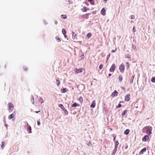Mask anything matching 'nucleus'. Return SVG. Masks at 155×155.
Returning <instances> with one entry per match:
<instances>
[{
	"instance_id": "1",
	"label": "nucleus",
	"mask_w": 155,
	"mask_h": 155,
	"mask_svg": "<svg viewBox=\"0 0 155 155\" xmlns=\"http://www.w3.org/2000/svg\"><path fill=\"white\" fill-rule=\"evenodd\" d=\"M152 127L150 126H146L144 127L143 130H146V133L149 135H150L152 134Z\"/></svg>"
},
{
	"instance_id": "2",
	"label": "nucleus",
	"mask_w": 155,
	"mask_h": 155,
	"mask_svg": "<svg viewBox=\"0 0 155 155\" xmlns=\"http://www.w3.org/2000/svg\"><path fill=\"white\" fill-rule=\"evenodd\" d=\"M58 106L60 107L61 108V109L64 110V113L66 115H68V112L66 110V109L64 107V106L63 105V104H59Z\"/></svg>"
},
{
	"instance_id": "3",
	"label": "nucleus",
	"mask_w": 155,
	"mask_h": 155,
	"mask_svg": "<svg viewBox=\"0 0 155 155\" xmlns=\"http://www.w3.org/2000/svg\"><path fill=\"white\" fill-rule=\"evenodd\" d=\"M26 123V125L25 126V127H27V131L28 132V133H31V129L30 125L28 124L27 122H25Z\"/></svg>"
},
{
	"instance_id": "4",
	"label": "nucleus",
	"mask_w": 155,
	"mask_h": 155,
	"mask_svg": "<svg viewBox=\"0 0 155 155\" xmlns=\"http://www.w3.org/2000/svg\"><path fill=\"white\" fill-rule=\"evenodd\" d=\"M8 110H12L14 109V106L13 104L11 103H9L8 104Z\"/></svg>"
},
{
	"instance_id": "5",
	"label": "nucleus",
	"mask_w": 155,
	"mask_h": 155,
	"mask_svg": "<svg viewBox=\"0 0 155 155\" xmlns=\"http://www.w3.org/2000/svg\"><path fill=\"white\" fill-rule=\"evenodd\" d=\"M16 114V112L14 111V112L12 114L8 116V118L9 119H12L14 117V116Z\"/></svg>"
},
{
	"instance_id": "6",
	"label": "nucleus",
	"mask_w": 155,
	"mask_h": 155,
	"mask_svg": "<svg viewBox=\"0 0 155 155\" xmlns=\"http://www.w3.org/2000/svg\"><path fill=\"white\" fill-rule=\"evenodd\" d=\"M148 136L147 135H145L142 138V140L143 141L146 142L148 140Z\"/></svg>"
},
{
	"instance_id": "7",
	"label": "nucleus",
	"mask_w": 155,
	"mask_h": 155,
	"mask_svg": "<svg viewBox=\"0 0 155 155\" xmlns=\"http://www.w3.org/2000/svg\"><path fill=\"white\" fill-rule=\"evenodd\" d=\"M130 94H128L126 95L125 97V100L127 101H128L130 100Z\"/></svg>"
},
{
	"instance_id": "8",
	"label": "nucleus",
	"mask_w": 155,
	"mask_h": 155,
	"mask_svg": "<svg viewBox=\"0 0 155 155\" xmlns=\"http://www.w3.org/2000/svg\"><path fill=\"white\" fill-rule=\"evenodd\" d=\"M89 10L88 8L85 6H84L81 9V11L83 12H86L87 10Z\"/></svg>"
},
{
	"instance_id": "9",
	"label": "nucleus",
	"mask_w": 155,
	"mask_h": 155,
	"mask_svg": "<svg viewBox=\"0 0 155 155\" xmlns=\"http://www.w3.org/2000/svg\"><path fill=\"white\" fill-rule=\"evenodd\" d=\"M118 92L116 91H114L111 94V96L113 97L116 96L118 94Z\"/></svg>"
},
{
	"instance_id": "10",
	"label": "nucleus",
	"mask_w": 155,
	"mask_h": 155,
	"mask_svg": "<svg viewBox=\"0 0 155 155\" xmlns=\"http://www.w3.org/2000/svg\"><path fill=\"white\" fill-rule=\"evenodd\" d=\"M96 105V101L95 100H94L91 105V108H94L95 106Z\"/></svg>"
},
{
	"instance_id": "11",
	"label": "nucleus",
	"mask_w": 155,
	"mask_h": 155,
	"mask_svg": "<svg viewBox=\"0 0 155 155\" xmlns=\"http://www.w3.org/2000/svg\"><path fill=\"white\" fill-rule=\"evenodd\" d=\"M82 70L83 68H79L78 69V68H76L75 70V71L76 73H78L82 72Z\"/></svg>"
},
{
	"instance_id": "12",
	"label": "nucleus",
	"mask_w": 155,
	"mask_h": 155,
	"mask_svg": "<svg viewBox=\"0 0 155 155\" xmlns=\"http://www.w3.org/2000/svg\"><path fill=\"white\" fill-rule=\"evenodd\" d=\"M101 14L102 15H106V12H105V10L104 8H103L101 10Z\"/></svg>"
},
{
	"instance_id": "13",
	"label": "nucleus",
	"mask_w": 155,
	"mask_h": 155,
	"mask_svg": "<svg viewBox=\"0 0 155 155\" xmlns=\"http://www.w3.org/2000/svg\"><path fill=\"white\" fill-rule=\"evenodd\" d=\"M68 91L66 88H64L61 90V93H64Z\"/></svg>"
},
{
	"instance_id": "14",
	"label": "nucleus",
	"mask_w": 155,
	"mask_h": 155,
	"mask_svg": "<svg viewBox=\"0 0 155 155\" xmlns=\"http://www.w3.org/2000/svg\"><path fill=\"white\" fill-rule=\"evenodd\" d=\"M117 151V148H114V149L112 153V155H114Z\"/></svg>"
},
{
	"instance_id": "15",
	"label": "nucleus",
	"mask_w": 155,
	"mask_h": 155,
	"mask_svg": "<svg viewBox=\"0 0 155 155\" xmlns=\"http://www.w3.org/2000/svg\"><path fill=\"white\" fill-rule=\"evenodd\" d=\"M71 106H72V107H76L77 106H79V104H77L76 103H74L73 104H72V105Z\"/></svg>"
},
{
	"instance_id": "16",
	"label": "nucleus",
	"mask_w": 155,
	"mask_h": 155,
	"mask_svg": "<svg viewBox=\"0 0 155 155\" xmlns=\"http://www.w3.org/2000/svg\"><path fill=\"white\" fill-rule=\"evenodd\" d=\"M72 38L73 39H75L76 38V37L77 36L76 34H75V33L74 32H72Z\"/></svg>"
},
{
	"instance_id": "17",
	"label": "nucleus",
	"mask_w": 155,
	"mask_h": 155,
	"mask_svg": "<svg viewBox=\"0 0 155 155\" xmlns=\"http://www.w3.org/2000/svg\"><path fill=\"white\" fill-rule=\"evenodd\" d=\"M130 132V130L128 129L126 130L124 132V134L126 135L128 134Z\"/></svg>"
},
{
	"instance_id": "18",
	"label": "nucleus",
	"mask_w": 155,
	"mask_h": 155,
	"mask_svg": "<svg viewBox=\"0 0 155 155\" xmlns=\"http://www.w3.org/2000/svg\"><path fill=\"white\" fill-rule=\"evenodd\" d=\"M118 145H119V143H118V141L117 140L115 142V147L117 148Z\"/></svg>"
},
{
	"instance_id": "19",
	"label": "nucleus",
	"mask_w": 155,
	"mask_h": 155,
	"mask_svg": "<svg viewBox=\"0 0 155 155\" xmlns=\"http://www.w3.org/2000/svg\"><path fill=\"white\" fill-rule=\"evenodd\" d=\"M31 102L32 104H34V99L33 96H32L31 99Z\"/></svg>"
},
{
	"instance_id": "20",
	"label": "nucleus",
	"mask_w": 155,
	"mask_h": 155,
	"mask_svg": "<svg viewBox=\"0 0 155 155\" xmlns=\"http://www.w3.org/2000/svg\"><path fill=\"white\" fill-rule=\"evenodd\" d=\"M146 148H144L140 151V152L141 153H143L146 152Z\"/></svg>"
},
{
	"instance_id": "21",
	"label": "nucleus",
	"mask_w": 155,
	"mask_h": 155,
	"mask_svg": "<svg viewBox=\"0 0 155 155\" xmlns=\"http://www.w3.org/2000/svg\"><path fill=\"white\" fill-rule=\"evenodd\" d=\"M118 79L120 81H121L122 80V79H123V78H122V76L121 75H120L118 78Z\"/></svg>"
},
{
	"instance_id": "22",
	"label": "nucleus",
	"mask_w": 155,
	"mask_h": 155,
	"mask_svg": "<svg viewBox=\"0 0 155 155\" xmlns=\"http://www.w3.org/2000/svg\"><path fill=\"white\" fill-rule=\"evenodd\" d=\"M151 81L153 83L155 82V77H153L151 80Z\"/></svg>"
},
{
	"instance_id": "23",
	"label": "nucleus",
	"mask_w": 155,
	"mask_h": 155,
	"mask_svg": "<svg viewBox=\"0 0 155 155\" xmlns=\"http://www.w3.org/2000/svg\"><path fill=\"white\" fill-rule=\"evenodd\" d=\"M87 37L88 38H90L91 36V34L90 33H88L87 35Z\"/></svg>"
},
{
	"instance_id": "24",
	"label": "nucleus",
	"mask_w": 155,
	"mask_h": 155,
	"mask_svg": "<svg viewBox=\"0 0 155 155\" xmlns=\"http://www.w3.org/2000/svg\"><path fill=\"white\" fill-rule=\"evenodd\" d=\"M56 82L57 83V86H58L60 85V81L58 80L57 79L56 80Z\"/></svg>"
},
{
	"instance_id": "25",
	"label": "nucleus",
	"mask_w": 155,
	"mask_h": 155,
	"mask_svg": "<svg viewBox=\"0 0 155 155\" xmlns=\"http://www.w3.org/2000/svg\"><path fill=\"white\" fill-rule=\"evenodd\" d=\"M5 142H2V143L1 148L3 149L5 147Z\"/></svg>"
},
{
	"instance_id": "26",
	"label": "nucleus",
	"mask_w": 155,
	"mask_h": 155,
	"mask_svg": "<svg viewBox=\"0 0 155 155\" xmlns=\"http://www.w3.org/2000/svg\"><path fill=\"white\" fill-rule=\"evenodd\" d=\"M62 32L63 35H65L66 33V31L64 29H62Z\"/></svg>"
},
{
	"instance_id": "27",
	"label": "nucleus",
	"mask_w": 155,
	"mask_h": 155,
	"mask_svg": "<svg viewBox=\"0 0 155 155\" xmlns=\"http://www.w3.org/2000/svg\"><path fill=\"white\" fill-rule=\"evenodd\" d=\"M61 16L63 17L64 19H65L67 18V16L66 15H61Z\"/></svg>"
},
{
	"instance_id": "28",
	"label": "nucleus",
	"mask_w": 155,
	"mask_h": 155,
	"mask_svg": "<svg viewBox=\"0 0 155 155\" xmlns=\"http://www.w3.org/2000/svg\"><path fill=\"white\" fill-rule=\"evenodd\" d=\"M88 1L91 2V5H94V2L93 0H88Z\"/></svg>"
},
{
	"instance_id": "29",
	"label": "nucleus",
	"mask_w": 155,
	"mask_h": 155,
	"mask_svg": "<svg viewBox=\"0 0 155 155\" xmlns=\"http://www.w3.org/2000/svg\"><path fill=\"white\" fill-rule=\"evenodd\" d=\"M56 39L58 42H60L61 41L60 39L58 37H56Z\"/></svg>"
},
{
	"instance_id": "30",
	"label": "nucleus",
	"mask_w": 155,
	"mask_h": 155,
	"mask_svg": "<svg viewBox=\"0 0 155 155\" xmlns=\"http://www.w3.org/2000/svg\"><path fill=\"white\" fill-rule=\"evenodd\" d=\"M38 100H39V101H41V103H42L43 102V99L41 97H40L39 98Z\"/></svg>"
},
{
	"instance_id": "31",
	"label": "nucleus",
	"mask_w": 155,
	"mask_h": 155,
	"mask_svg": "<svg viewBox=\"0 0 155 155\" xmlns=\"http://www.w3.org/2000/svg\"><path fill=\"white\" fill-rule=\"evenodd\" d=\"M127 111L126 110H124L123 112V113L122 114V115H124L125 114L127 113Z\"/></svg>"
},
{
	"instance_id": "32",
	"label": "nucleus",
	"mask_w": 155,
	"mask_h": 155,
	"mask_svg": "<svg viewBox=\"0 0 155 155\" xmlns=\"http://www.w3.org/2000/svg\"><path fill=\"white\" fill-rule=\"evenodd\" d=\"M136 30L135 29V26H134L133 29V32H136Z\"/></svg>"
},
{
	"instance_id": "33",
	"label": "nucleus",
	"mask_w": 155,
	"mask_h": 155,
	"mask_svg": "<svg viewBox=\"0 0 155 155\" xmlns=\"http://www.w3.org/2000/svg\"><path fill=\"white\" fill-rule=\"evenodd\" d=\"M79 100L80 101V102H82L83 101V98L81 97H80L79 99Z\"/></svg>"
},
{
	"instance_id": "34",
	"label": "nucleus",
	"mask_w": 155,
	"mask_h": 155,
	"mask_svg": "<svg viewBox=\"0 0 155 155\" xmlns=\"http://www.w3.org/2000/svg\"><path fill=\"white\" fill-rule=\"evenodd\" d=\"M124 68H119L120 71L121 72H123L124 71Z\"/></svg>"
},
{
	"instance_id": "35",
	"label": "nucleus",
	"mask_w": 155,
	"mask_h": 155,
	"mask_svg": "<svg viewBox=\"0 0 155 155\" xmlns=\"http://www.w3.org/2000/svg\"><path fill=\"white\" fill-rule=\"evenodd\" d=\"M115 68H110V71L111 72H114Z\"/></svg>"
},
{
	"instance_id": "36",
	"label": "nucleus",
	"mask_w": 155,
	"mask_h": 155,
	"mask_svg": "<svg viewBox=\"0 0 155 155\" xmlns=\"http://www.w3.org/2000/svg\"><path fill=\"white\" fill-rule=\"evenodd\" d=\"M125 67L124 64H122L120 67V68H124Z\"/></svg>"
},
{
	"instance_id": "37",
	"label": "nucleus",
	"mask_w": 155,
	"mask_h": 155,
	"mask_svg": "<svg viewBox=\"0 0 155 155\" xmlns=\"http://www.w3.org/2000/svg\"><path fill=\"white\" fill-rule=\"evenodd\" d=\"M133 80L132 79L130 78V84H132V83H133Z\"/></svg>"
},
{
	"instance_id": "38",
	"label": "nucleus",
	"mask_w": 155,
	"mask_h": 155,
	"mask_svg": "<svg viewBox=\"0 0 155 155\" xmlns=\"http://www.w3.org/2000/svg\"><path fill=\"white\" fill-rule=\"evenodd\" d=\"M116 50H117V48H115V49L114 50H112L111 51V52L112 53L115 52L116 51Z\"/></svg>"
},
{
	"instance_id": "39",
	"label": "nucleus",
	"mask_w": 155,
	"mask_h": 155,
	"mask_svg": "<svg viewBox=\"0 0 155 155\" xmlns=\"http://www.w3.org/2000/svg\"><path fill=\"white\" fill-rule=\"evenodd\" d=\"M129 64L128 62H127L126 63V66L127 67H129Z\"/></svg>"
},
{
	"instance_id": "40",
	"label": "nucleus",
	"mask_w": 155,
	"mask_h": 155,
	"mask_svg": "<svg viewBox=\"0 0 155 155\" xmlns=\"http://www.w3.org/2000/svg\"><path fill=\"white\" fill-rule=\"evenodd\" d=\"M115 64H113L112 65L111 68H115Z\"/></svg>"
},
{
	"instance_id": "41",
	"label": "nucleus",
	"mask_w": 155,
	"mask_h": 155,
	"mask_svg": "<svg viewBox=\"0 0 155 155\" xmlns=\"http://www.w3.org/2000/svg\"><path fill=\"white\" fill-rule=\"evenodd\" d=\"M131 18L132 19H134L135 18V16L134 15H131Z\"/></svg>"
},
{
	"instance_id": "42",
	"label": "nucleus",
	"mask_w": 155,
	"mask_h": 155,
	"mask_svg": "<svg viewBox=\"0 0 155 155\" xmlns=\"http://www.w3.org/2000/svg\"><path fill=\"white\" fill-rule=\"evenodd\" d=\"M103 67V65L102 64H101L100 65L99 68H102Z\"/></svg>"
},
{
	"instance_id": "43",
	"label": "nucleus",
	"mask_w": 155,
	"mask_h": 155,
	"mask_svg": "<svg viewBox=\"0 0 155 155\" xmlns=\"http://www.w3.org/2000/svg\"><path fill=\"white\" fill-rule=\"evenodd\" d=\"M121 104H118V107H117V108H120V107H121Z\"/></svg>"
},
{
	"instance_id": "44",
	"label": "nucleus",
	"mask_w": 155,
	"mask_h": 155,
	"mask_svg": "<svg viewBox=\"0 0 155 155\" xmlns=\"http://www.w3.org/2000/svg\"><path fill=\"white\" fill-rule=\"evenodd\" d=\"M37 124H38V126H39V125H40L41 124H40V122H39V121H38V122Z\"/></svg>"
},
{
	"instance_id": "45",
	"label": "nucleus",
	"mask_w": 155,
	"mask_h": 155,
	"mask_svg": "<svg viewBox=\"0 0 155 155\" xmlns=\"http://www.w3.org/2000/svg\"><path fill=\"white\" fill-rule=\"evenodd\" d=\"M131 78L133 80L134 78V76H132Z\"/></svg>"
},
{
	"instance_id": "46",
	"label": "nucleus",
	"mask_w": 155,
	"mask_h": 155,
	"mask_svg": "<svg viewBox=\"0 0 155 155\" xmlns=\"http://www.w3.org/2000/svg\"><path fill=\"white\" fill-rule=\"evenodd\" d=\"M54 23L55 24H57L58 23V21H54Z\"/></svg>"
},
{
	"instance_id": "47",
	"label": "nucleus",
	"mask_w": 155,
	"mask_h": 155,
	"mask_svg": "<svg viewBox=\"0 0 155 155\" xmlns=\"http://www.w3.org/2000/svg\"><path fill=\"white\" fill-rule=\"evenodd\" d=\"M64 35V38H67V35H66V34H65V35Z\"/></svg>"
},
{
	"instance_id": "48",
	"label": "nucleus",
	"mask_w": 155,
	"mask_h": 155,
	"mask_svg": "<svg viewBox=\"0 0 155 155\" xmlns=\"http://www.w3.org/2000/svg\"><path fill=\"white\" fill-rule=\"evenodd\" d=\"M115 138L116 137H114V139H113V141H114L115 140Z\"/></svg>"
},
{
	"instance_id": "49",
	"label": "nucleus",
	"mask_w": 155,
	"mask_h": 155,
	"mask_svg": "<svg viewBox=\"0 0 155 155\" xmlns=\"http://www.w3.org/2000/svg\"><path fill=\"white\" fill-rule=\"evenodd\" d=\"M68 2L69 3H72V2L71 1H68Z\"/></svg>"
},
{
	"instance_id": "50",
	"label": "nucleus",
	"mask_w": 155,
	"mask_h": 155,
	"mask_svg": "<svg viewBox=\"0 0 155 155\" xmlns=\"http://www.w3.org/2000/svg\"><path fill=\"white\" fill-rule=\"evenodd\" d=\"M40 111H35V113H38V112H40Z\"/></svg>"
},
{
	"instance_id": "51",
	"label": "nucleus",
	"mask_w": 155,
	"mask_h": 155,
	"mask_svg": "<svg viewBox=\"0 0 155 155\" xmlns=\"http://www.w3.org/2000/svg\"><path fill=\"white\" fill-rule=\"evenodd\" d=\"M111 74H108V75H109V77H110V76H111Z\"/></svg>"
},
{
	"instance_id": "52",
	"label": "nucleus",
	"mask_w": 155,
	"mask_h": 155,
	"mask_svg": "<svg viewBox=\"0 0 155 155\" xmlns=\"http://www.w3.org/2000/svg\"><path fill=\"white\" fill-rule=\"evenodd\" d=\"M107 0H104L105 2H106L107 1Z\"/></svg>"
},
{
	"instance_id": "53",
	"label": "nucleus",
	"mask_w": 155,
	"mask_h": 155,
	"mask_svg": "<svg viewBox=\"0 0 155 155\" xmlns=\"http://www.w3.org/2000/svg\"><path fill=\"white\" fill-rule=\"evenodd\" d=\"M26 69H27L26 68H25V71H26Z\"/></svg>"
}]
</instances>
